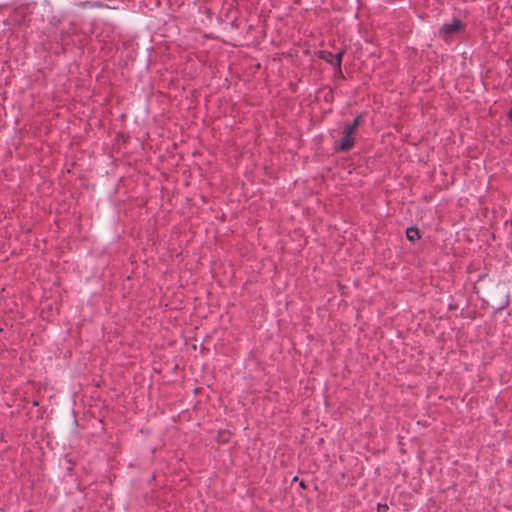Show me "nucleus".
Instances as JSON below:
<instances>
[{"instance_id": "nucleus-2", "label": "nucleus", "mask_w": 512, "mask_h": 512, "mask_svg": "<svg viewBox=\"0 0 512 512\" xmlns=\"http://www.w3.org/2000/svg\"><path fill=\"white\" fill-rule=\"evenodd\" d=\"M461 26H462L461 21L455 19V20L452 21V23H448V24L443 25V27L441 29V32L445 36H449V35H452V34L456 33L457 31H459Z\"/></svg>"}, {"instance_id": "nucleus-1", "label": "nucleus", "mask_w": 512, "mask_h": 512, "mask_svg": "<svg viewBox=\"0 0 512 512\" xmlns=\"http://www.w3.org/2000/svg\"><path fill=\"white\" fill-rule=\"evenodd\" d=\"M363 122V115L357 116L352 123H348L345 125L342 137L339 140V144L337 149L339 151H348L354 146L355 135L358 130V127Z\"/></svg>"}, {"instance_id": "nucleus-7", "label": "nucleus", "mask_w": 512, "mask_h": 512, "mask_svg": "<svg viewBox=\"0 0 512 512\" xmlns=\"http://www.w3.org/2000/svg\"><path fill=\"white\" fill-rule=\"evenodd\" d=\"M378 510H379V511H380V510H384V507L379 506V507H378Z\"/></svg>"}, {"instance_id": "nucleus-3", "label": "nucleus", "mask_w": 512, "mask_h": 512, "mask_svg": "<svg viewBox=\"0 0 512 512\" xmlns=\"http://www.w3.org/2000/svg\"><path fill=\"white\" fill-rule=\"evenodd\" d=\"M328 56L330 58H326V57H323V58L326 59L327 61H329L333 66L340 68L343 52H339L336 55L329 54Z\"/></svg>"}, {"instance_id": "nucleus-4", "label": "nucleus", "mask_w": 512, "mask_h": 512, "mask_svg": "<svg viewBox=\"0 0 512 512\" xmlns=\"http://www.w3.org/2000/svg\"><path fill=\"white\" fill-rule=\"evenodd\" d=\"M406 236L408 238V240L410 241H415L416 239L419 238V231L417 228H408L407 231H406Z\"/></svg>"}, {"instance_id": "nucleus-5", "label": "nucleus", "mask_w": 512, "mask_h": 512, "mask_svg": "<svg viewBox=\"0 0 512 512\" xmlns=\"http://www.w3.org/2000/svg\"><path fill=\"white\" fill-rule=\"evenodd\" d=\"M509 118L512 120V109L509 112Z\"/></svg>"}, {"instance_id": "nucleus-6", "label": "nucleus", "mask_w": 512, "mask_h": 512, "mask_svg": "<svg viewBox=\"0 0 512 512\" xmlns=\"http://www.w3.org/2000/svg\"><path fill=\"white\" fill-rule=\"evenodd\" d=\"M378 510H379V511H380V510H384V507L379 506V507H378Z\"/></svg>"}]
</instances>
